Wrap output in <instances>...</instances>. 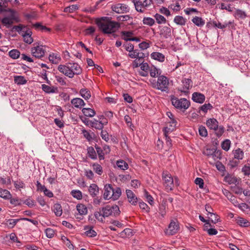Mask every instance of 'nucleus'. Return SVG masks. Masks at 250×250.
Masks as SVG:
<instances>
[{"label": "nucleus", "mask_w": 250, "mask_h": 250, "mask_svg": "<svg viewBox=\"0 0 250 250\" xmlns=\"http://www.w3.org/2000/svg\"><path fill=\"white\" fill-rule=\"evenodd\" d=\"M32 32L30 29L27 30L24 34H22V36L23 38V41L26 43L30 44L33 42V39L31 36Z\"/></svg>", "instance_id": "20"}, {"label": "nucleus", "mask_w": 250, "mask_h": 250, "mask_svg": "<svg viewBox=\"0 0 250 250\" xmlns=\"http://www.w3.org/2000/svg\"><path fill=\"white\" fill-rule=\"evenodd\" d=\"M170 101L175 108L183 111H185L190 105V101L184 98L179 99L172 95L170 96Z\"/></svg>", "instance_id": "4"}, {"label": "nucleus", "mask_w": 250, "mask_h": 250, "mask_svg": "<svg viewBox=\"0 0 250 250\" xmlns=\"http://www.w3.org/2000/svg\"><path fill=\"white\" fill-rule=\"evenodd\" d=\"M21 220V218L17 219H5V222L4 223V224L6 225L8 228L12 229L16 225L17 223Z\"/></svg>", "instance_id": "35"}, {"label": "nucleus", "mask_w": 250, "mask_h": 250, "mask_svg": "<svg viewBox=\"0 0 250 250\" xmlns=\"http://www.w3.org/2000/svg\"><path fill=\"white\" fill-rule=\"evenodd\" d=\"M10 203L14 207L21 206L22 204V200L19 197L15 196L13 197L12 194L10 196V198L9 199Z\"/></svg>", "instance_id": "31"}, {"label": "nucleus", "mask_w": 250, "mask_h": 250, "mask_svg": "<svg viewBox=\"0 0 250 250\" xmlns=\"http://www.w3.org/2000/svg\"><path fill=\"white\" fill-rule=\"evenodd\" d=\"M81 96L85 100H88L91 97L90 91L87 88H82L80 91Z\"/></svg>", "instance_id": "40"}, {"label": "nucleus", "mask_w": 250, "mask_h": 250, "mask_svg": "<svg viewBox=\"0 0 250 250\" xmlns=\"http://www.w3.org/2000/svg\"><path fill=\"white\" fill-rule=\"evenodd\" d=\"M68 68H69V67L67 66V63H66L65 65L60 64L58 67V70L61 73L70 78H73L74 73H71V71L70 72H68Z\"/></svg>", "instance_id": "15"}, {"label": "nucleus", "mask_w": 250, "mask_h": 250, "mask_svg": "<svg viewBox=\"0 0 250 250\" xmlns=\"http://www.w3.org/2000/svg\"><path fill=\"white\" fill-rule=\"evenodd\" d=\"M139 205L140 208L143 210H145L147 213H148L150 211V208L145 202H143L142 201H139Z\"/></svg>", "instance_id": "64"}, {"label": "nucleus", "mask_w": 250, "mask_h": 250, "mask_svg": "<svg viewBox=\"0 0 250 250\" xmlns=\"http://www.w3.org/2000/svg\"><path fill=\"white\" fill-rule=\"evenodd\" d=\"M93 227L92 226H85L84 227L83 229L85 230L84 233L87 236L89 237H94L97 235V232L93 229Z\"/></svg>", "instance_id": "22"}, {"label": "nucleus", "mask_w": 250, "mask_h": 250, "mask_svg": "<svg viewBox=\"0 0 250 250\" xmlns=\"http://www.w3.org/2000/svg\"><path fill=\"white\" fill-rule=\"evenodd\" d=\"M43 46L37 45L31 48V53L33 56L36 58L41 59L44 56L45 50L42 48Z\"/></svg>", "instance_id": "9"}, {"label": "nucleus", "mask_w": 250, "mask_h": 250, "mask_svg": "<svg viewBox=\"0 0 250 250\" xmlns=\"http://www.w3.org/2000/svg\"><path fill=\"white\" fill-rule=\"evenodd\" d=\"M230 144V141L229 139H226L222 142L221 144V147L223 150L227 151L229 149Z\"/></svg>", "instance_id": "54"}, {"label": "nucleus", "mask_w": 250, "mask_h": 250, "mask_svg": "<svg viewBox=\"0 0 250 250\" xmlns=\"http://www.w3.org/2000/svg\"><path fill=\"white\" fill-rule=\"evenodd\" d=\"M160 69H158L156 67L153 66L150 68L149 69L150 71V75L152 77H155L156 76H158L160 75V73H159V71Z\"/></svg>", "instance_id": "61"}, {"label": "nucleus", "mask_w": 250, "mask_h": 250, "mask_svg": "<svg viewBox=\"0 0 250 250\" xmlns=\"http://www.w3.org/2000/svg\"><path fill=\"white\" fill-rule=\"evenodd\" d=\"M79 9V6L77 4H73L64 8V12L72 13Z\"/></svg>", "instance_id": "50"}, {"label": "nucleus", "mask_w": 250, "mask_h": 250, "mask_svg": "<svg viewBox=\"0 0 250 250\" xmlns=\"http://www.w3.org/2000/svg\"><path fill=\"white\" fill-rule=\"evenodd\" d=\"M163 179L165 181V186L167 189L172 190L174 187V179L167 173L163 174Z\"/></svg>", "instance_id": "8"}, {"label": "nucleus", "mask_w": 250, "mask_h": 250, "mask_svg": "<svg viewBox=\"0 0 250 250\" xmlns=\"http://www.w3.org/2000/svg\"><path fill=\"white\" fill-rule=\"evenodd\" d=\"M82 111L85 117H93L96 114L95 111L91 108H83Z\"/></svg>", "instance_id": "32"}, {"label": "nucleus", "mask_w": 250, "mask_h": 250, "mask_svg": "<svg viewBox=\"0 0 250 250\" xmlns=\"http://www.w3.org/2000/svg\"><path fill=\"white\" fill-rule=\"evenodd\" d=\"M213 108V106L210 104H205L198 108V113H200L201 111L204 114L208 112V110H210Z\"/></svg>", "instance_id": "33"}, {"label": "nucleus", "mask_w": 250, "mask_h": 250, "mask_svg": "<svg viewBox=\"0 0 250 250\" xmlns=\"http://www.w3.org/2000/svg\"><path fill=\"white\" fill-rule=\"evenodd\" d=\"M67 66L69 67L68 68V72L71 71V73H74L75 75H80L82 72V69L78 63L76 62H68L67 63Z\"/></svg>", "instance_id": "10"}, {"label": "nucleus", "mask_w": 250, "mask_h": 250, "mask_svg": "<svg viewBox=\"0 0 250 250\" xmlns=\"http://www.w3.org/2000/svg\"><path fill=\"white\" fill-rule=\"evenodd\" d=\"M120 212L119 207L117 205H107L99 208V211H95L94 216L98 221L103 223L104 218L109 216H118L120 214Z\"/></svg>", "instance_id": "2"}, {"label": "nucleus", "mask_w": 250, "mask_h": 250, "mask_svg": "<svg viewBox=\"0 0 250 250\" xmlns=\"http://www.w3.org/2000/svg\"><path fill=\"white\" fill-rule=\"evenodd\" d=\"M96 150V153H97L98 155V157L99 160H103L104 159V150L103 148H102L100 146H98L97 144L95 145L94 146Z\"/></svg>", "instance_id": "42"}, {"label": "nucleus", "mask_w": 250, "mask_h": 250, "mask_svg": "<svg viewBox=\"0 0 250 250\" xmlns=\"http://www.w3.org/2000/svg\"><path fill=\"white\" fill-rule=\"evenodd\" d=\"M198 131L199 135L202 137H206L208 136V131L206 127L202 125L199 126Z\"/></svg>", "instance_id": "60"}, {"label": "nucleus", "mask_w": 250, "mask_h": 250, "mask_svg": "<svg viewBox=\"0 0 250 250\" xmlns=\"http://www.w3.org/2000/svg\"><path fill=\"white\" fill-rule=\"evenodd\" d=\"M236 222L241 227L247 228L250 226V222L246 219L242 217H238L236 219Z\"/></svg>", "instance_id": "27"}, {"label": "nucleus", "mask_w": 250, "mask_h": 250, "mask_svg": "<svg viewBox=\"0 0 250 250\" xmlns=\"http://www.w3.org/2000/svg\"><path fill=\"white\" fill-rule=\"evenodd\" d=\"M113 187L111 184H106L104 187V193L103 197L105 200H108L112 197H110L112 193Z\"/></svg>", "instance_id": "18"}, {"label": "nucleus", "mask_w": 250, "mask_h": 250, "mask_svg": "<svg viewBox=\"0 0 250 250\" xmlns=\"http://www.w3.org/2000/svg\"><path fill=\"white\" fill-rule=\"evenodd\" d=\"M61 240L62 242L69 249H73L74 246L72 244L70 240L64 235H62L61 236Z\"/></svg>", "instance_id": "47"}, {"label": "nucleus", "mask_w": 250, "mask_h": 250, "mask_svg": "<svg viewBox=\"0 0 250 250\" xmlns=\"http://www.w3.org/2000/svg\"><path fill=\"white\" fill-rule=\"evenodd\" d=\"M154 17L158 24L165 23L167 21L166 18L163 16L158 13H156Z\"/></svg>", "instance_id": "55"}, {"label": "nucleus", "mask_w": 250, "mask_h": 250, "mask_svg": "<svg viewBox=\"0 0 250 250\" xmlns=\"http://www.w3.org/2000/svg\"><path fill=\"white\" fill-rule=\"evenodd\" d=\"M76 209L80 215H86L87 213V208L83 204H78L76 206Z\"/></svg>", "instance_id": "34"}, {"label": "nucleus", "mask_w": 250, "mask_h": 250, "mask_svg": "<svg viewBox=\"0 0 250 250\" xmlns=\"http://www.w3.org/2000/svg\"><path fill=\"white\" fill-rule=\"evenodd\" d=\"M118 167L122 170H126L128 168V164L123 160H118L116 162Z\"/></svg>", "instance_id": "43"}, {"label": "nucleus", "mask_w": 250, "mask_h": 250, "mask_svg": "<svg viewBox=\"0 0 250 250\" xmlns=\"http://www.w3.org/2000/svg\"><path fill=\"white\" fill-rule=\"evenodd\" d=\"M88 157L92 160H96L97 155L94 148L92 146H88L87 148Z\"/></svg>", "instance_id": "37"}, {"label": "nucleus", "mask_w": 250, "mask_h": 250, "mask_svg": "<svg viewBox=\"0 0 250 250\" xmlns=\"http://www.w3.org/2000/svg\"><path fill=\"white\" fill-rule=\"evenodd\" d=\"M1 22L2 24L6 25L7 27L8 28L11 25L13 22L12 21V19L10 17H4L1 20Z\"/></svg>", "instance_id": "63"}, {"label": "nucleus", "mask_w": 250, "mask_h": 250, "mask_svg": "<svg viewBox=\"0 0 250 250\" xmlns=\"http://www.w3.org/2000/svg\"><path fill=\"white\" fill-rule=\"evenodd\" d=\"M120 235L122 237L131 236L133 235L132 230L126 228L120 233Z\"/></svg>", "instance_id": "56"}, {"label": "nucleus", "mask_w": 250, "mask_h": 250, "mask_svg": "<svg viewBox=\"0 0 250 250\" xmlns=\"http://www.w3.org/2000/svg\"><path fill=\"white\" fill-rule=\"evenodd\" d=\"M126 194L128 202L132 205H136L137 204L138 200L133 192L130 189H126Z\"/></svg>", "instance_id": "14"}, {"label": "nucleus", "mask_w": 250, "mask_h": 250, "mask_svg": "<svg viewBox=\"0 0 250 250\" xmlns=\"http://www.w3.org/2000/svg\"><path fill=\"white\" fill-rule=\"evenodd\" d=\"M143 22L144 24L151 26L155 23V21L153 19L150 17H144Z\"/></svg>", "instance_id": "58"}, {"label": "nucleus", "mask_w": 250, "mask_h": 250, "mask_svg": "<svg viewBox=\"0 0 250 250\" xmlns=\"http://www.w3.org/2000/svg\"><path fill=\"white\" fill-rule=\"evenodd\" d=\"M240 163V161L234 158H232L229 160V162L228 164V166L229 167L230 169H232L238 167V165Z\"/></svg>", "instance_id": "44"}, {"label": "nucleus", "mask_w": 250, "mask_h": 250, "mask_svg": "<svg viewBox=\"0 0 250 250\" xmlns=\"http://www.w3.org/2000/svg\"><path fill=\"white\" fill-rule=\"evenodd\" d=\"M111 9L113 11L118 14L128 13L130 10V8L127 5L120 3L112 5Z\"/></svg>", "instance_id": "7"}, {"label": "nucleus", "mask_w": 250, "mask_h": 250, "mask_svg": "<svg viewBox=\"0 0 250 250\" xmlns=\"http://www.w3.org/2000/svg\"><path fill=\"white\" fill-rule=\"evenodd\" d=\"M21 55L20 51L16 49H13L8 52V55L12 59L16 60L18 59Z\"/></svg>", "instance_id": "41"}, {"label": "nucleus", "mask_w": 250, "mask_h": 250, "mask_svg": "<svg viewBox=\"0 0 250 250\" xmlns=\"http://www.w3.org/2000/svg\"><path fill=\"white\" fill-rule=\"evenodd\" d=\"M111 19V17H102L96 18L95 22L100 31L105 34H111L115 38L118 36L115 34V32L120 27V24L112 21Z\"/></svg>", "instance_id": "1"}, {"label": "nucleus", "mask_w": 250, "mask_h": 250, "mask_svg": "<svg viewBox=\"0 0 250 250\" xmlns=\"http://www.w3.org/2000/svg\"><path fill=\"white\" fill-rule=\"evenodd\" d=\"M233 16L237 20H244L247 17L246 12L239 9H236Z\"/></svg>", "instance_id": "29"}, {"label": "nucleus", "mask_w": 250, "mask_h": 250, "mask_svg": "<svg viewBox=\"0 0 250 250\" xmlns=\"http://www.w3.org/2000/svg\"><path fill=\"white\" fill-rule=\"evenodd\" d=\"M144 196L146 198L148 203L150 205H153L154 202L152 196L149 193V192L146 189H144Z\"/></svg>", "instance_id": "59"}, {"label": "nucleus", "mask_w": 250, "mask_h": 250, "mask_svg": "<svg viewBox=\"0 0 250 250\" xmlns=\"http://www.w3.org/2000/svg\"><path fill=\"white\" fill-rule=\"evenodd\" d=\"M11 194L10 192L6 189L0 188V197L4 200H9Z\"/></svg>", "instance_id": "38"}, {"label": "nucleus", "mask_w": 250, "mask_h": 250, "mask_svg": "<svg viewBox=\"0 0 250 250\" xmlns=\"http://www.w3.org/2000/svg\"><path fill=\"white\" fill-rule=\"evenodd\" d=\"M71 103L75 107L80 109L82 108V107L85 104L83 100L79 98L73 99L71 101Z\"/></svg>", "instance_id": "23"}, {"label": "nucleus", "mask_w": 250, "mask_h": 250, "mask_svg": "<svg viewBox=\"0 0 250 250\" xmlns=\"http://www.w3.org/2000/svg\"><path fill=\"white\" fill-rule=\"evenodd\" d=\"M48 59L52 63L55 64L59 63L61 60V58L58 54L53 53L49 55Z\"/></svg>", "instance_id": "30"}, {"label": "nucleus", "mask_w": 250, "mask_h": 250, "mask_svg": "<svg viewBox=\"0 0 250 250\" xmlns=\"http://www.w3.org/2000/svg\"><path fill=\"white\" fill-rule=\"evenodd\" d=\"M160 36L164 39L171 38V29L168 26H164L160 31Z\"/></svg>", "instance_id": "16"}, {"label": "nucleus", "mask_w": 250, "mask_h": 250, "mask_svg": "<svg viewBox=\"0 0 250 250\" xmlns=\"http://www.w3.org/2000/svg\"><path fill=\"white\" fill-rule=\"evenodd\" d=\"M14 81L17 84H24L27 83V81L22 76H17L14 77Z\"/></svg>", "instance_id": "46"}, {"label": "nucleus", "mask_w": 250, "mask_h": 250, "mask_svg": "<svg viewBox=\"0 0 250 250\" xmlns=\"http://www.w3.org/2000/svg\"><path fill=\"white\" fill-rule=\"evenodd\" d=\"M183 84V90H180L181 92L188 93V90L192 87L193 82L191 78H183L182 80Z\"/></svg>", "instance_id": "12"}, {"label": "nucleus", "mask_w": 250, "mask_h": 250, "mask_svg": "<svg viewBox=\"0 0 250 250\" xmlns=\"http://www.w3.org/2000/svg\"><path fill=\"white\" fill-rule=\"evenodd\" d=\"M166 207L167 205L166 202L162 203L160 205L159 207V213L161 214L162 217H164L166 214Z\"/></svg>", "instance_id": "53"}, {"label": "nucleus", "mask_w": 250, "mask_h": 250, "mask_svg": "<svg viewBox=\"0 0 250 250\" xmlns=\"http://www.w3.org/2000/svg\"><path fill=\"white\" fill-rule=\"evenodd\" d=\"M155 82L156 88L161 91H167L168 90L169 81L167 77L164 75H160L158 77L157 81L153 80Z\"/></svg>", "instance_id": "5"}, {"label": "nucleus", "mask_w": 250, "mask_h": 250, "mask_svg": "<svg viewBox=\"0 0 250 250\" xmlns=\"http://www.w3.org/2000/svg\"><path fill=\"white\" fill-rule=\"evenodd\" d=\"M205 209L206 211L208 212V215H210L211 217L214 216V219H213L212 218H211V222L214 224H216L219 222H220V218L219 216L216 214L213 213V208L210 206L209 204H206L205 205Z\"/></svg>", "instance_id": "13"}, {"label": "nucleus", "mask_w": 250, "mask_h": 250, "mask_svg": "<svg viewBox=\"0 0 250 250\" xmlns=\"http://www.w3.org/2000/svg\"><path fill=\"white\" fill-rule=\"evenodd\" d=\"M175 127L173 125H169L167 126L164 127L163 129L164 136H168V134L174 131Z\"/></svg>", "instance_id": "52"}, {"label": "nucleus", "mask_w": 250, "mask_h": 250, "mask_svg": "<svg viewBox=\"0 0 250 250\" xmlns=\"http://www.w3.org/2000/svg\"><path fill=\"white\" fill-rule=\"evenodd\" d=\"M99 191L98 186L95 184H92L88 188V192L92 197H95L97 195Z\"/></svg>", "instance_id": "25"}, {"label": "nucleus", "mask_w": 250, "mask_h": 250, "mask_svg": "<svg viewBox=\"0 0 250 250\" xmlns=\"http://www.w3.org/2000/svg\"><path fill=\"white\" fill-rule=\"evenodd\" d=\"M192 100L196 103L202 104L205 101V96L202 93L194 92L192 95Z\"/></svg>", "instance_id": "17"}, {"label": "nucleus", "mask_w": 250, "mask_h": 250, "mask_svg": "<svg viewBox=\"0 0 250 250\" xmlns=\"http://www.w3.org/2000/svg\"><path fill=\"white\" fill-rule=\"evenodd\" d=\"M174 22L177 24L184 25L186 23V20L182 16H176L174 19Z\"/></svg>", "instance_id": "45"}, {"label": "nucleus", "mask_w": 250, "mask_h": 250, "mask_svg": "<svg viewBox=\"0 0 250 250\" xmlns=\"http://www.w3.org/2000/svg\"><path fill=\"white\" fill-rule=\"evenodd\" d=\"M52 210H53L55 214L57 216H61L62 213V207L61 204L56 203L53 205Z\"/></svg>", "instance_id": "36"}, {"label": "nucleus", "mask_w": 250, "mask_h": 250, "mask_svg": "<svg viewBox=\"0 0 250 250\" xmlns=\"http://www.w3.org/2000/svg\"><path fill=\"white\" fill-rule=\"evenodd\" d=\"M42 89L46 93H55L58 92L57 87L50 86L45 84L42 85Z\"/></svg>", "instance_id": "24"}, {"label": "nucleus", "mask_w": 250, "mask_h": 250, "mask_svg": "<svg viewBox=\"0 0 250 250\" xmlns=\"http://www.w3.org/2000/svg\"><path fill=\"white\" fill-rule=\"evenodd\" d=\"M90 127L95 128L96 129L102 130L104 128V124H102V121L98 123H91Z\"/></svg>", "instance_id": "62"}, {"label": "nucleus", "mask_w": 250, "mask_h": 250, "mask_svg": "<svg viewBox=\"0 0 250 250\" xmlns=\"http://www.w3.org/2000/svg\"><path fill=\"white\" fill-rule=\"evenodd\" d=\"M93 168L95 173L101 175L103 172V167L98 163H94L92 165Z\"/></svg>", "instance_id": "49"}, {"label": "nucleus", "mask_w": 250, "mask_h": 250, "mask_svg": "<svg viewBox=\"0 0 250 250\" xmlns=\"http://www.w3.org/2000/svg\"><path fill=\"white\" fill-rule=\"evenodd\" d=\"M56 232V230L51 228H47L44 230L46 236L48 238H52L54 236Z\"/></svg>", "instance_id": "57"}, {"label": "nucleus", "mask_w": 250, "mask_h": 250, "mask_svg": "<svg viewBox=\"0 0 250 250\" xmlns=\"http://www.w3.org/2000/svg\"><path fill=\"white\" fill-rule=\"evenodd\" d=\"M206 125L209 129L215 131V134L218 138L221 137L225 132V127L219 125L218 121L214 118L208 119Z\"/></svg>", "instance_id": "3"}, {"label": "nucleus", "mask_w": 250, "mask_h": 250, "mask_svg": "<svg viewBox=\"0 0 250 250\" xmlns=\"http://www.w3.org/2000/svg\"><path fill=\"white\" fill-rule=\"evenodd\" d=\"M180 230L179 223L177 219H172L165 233L166 235L171 236L176 234Z\"/></svg>", "instance_id": "6"}, {"label": "nucleus", "mask_w": 250, "mask_h": 250, "mask_svg": "<svg viewBox=\"0 0 250 250\" xmlns=\"http://www.w3.org/2000/svg\"><path fill=\"white\" fill-rule=\"evenodd\" d=\"M192 21L194 24L199 27L203 26L205 23V21L201 17L195 16L192 19Z\"/></svg>", "instance_id": "39"}, {"label": "nucleus", "mask_w": 250, "mask_h": 250, "mask_svg": "<svg viewBox=\"0 0 250 250\" xmlns=\"http://www.w3.org/2000/svg\"><path fill=\"white\" fill-rule=\"evenodd\" d=\"M82 132L84 138H85L88 141H91L93 139L92 136L95 137V134L94 132L90 133L85 129H83Z\"/></svg>", "instance_id": "51"}, {"label": "nucleus", "mask_w": 250, "mask_h": 250, "mask_svg": "<svg viewBox=\"0 0 250 250\" xmlns=\"http://www.w3.org/2000/svg\"><path fill=\"white\" fill-rule=\"evenodd\" d=\"M224 195L229 199L235 207L237 206L238 201L236 197L227 189H224L223 190Z\"/></svg>", "instance_id": "19"}, {"label": "nucleus", "mask_w": 250, "mask_h": 250, "mask_svg": "<svg viewBox=\"0 0 250 250\" xmlns=\"http://www.w3.org/2000/svg\"><path fill=\"white\" fill-rule=\"evenodd\" d=\"M122 194L121 188L120 187L113 188L112 193L110 197H112L113 200L115 201L119 199Z\"/></svg>", "instance_id": "28"}, {"label": "nucleus", "mask_w": 250, "mask_h": 250, "mask_svg": "<svg viewBox=\"0 0 250 250\" xmlns=\"http://www.w3.org/2000/svg\"><path fill=\"white\" fill-rule=\"evenodd\" d=\"M71 195L77 200H81L83 198L82 192L79 190L73 189L71 191Z\"/></svg>", "instance_id": "48"}, {"label": "nucleus", "mask_w": 250, "mask_h": 250, "mask_svg": "<svg viewBox=\"0 0 250 250\" xmlns=\"http://www.w3.org/2000/svg\"><path fill=\"white\" fill-rule=\"evenodd\" d=\"M36 185L37 191L43 192L44 194L49 198H51L54 196L53 192L48 189L45 186L42 185L39 181H37Z\"/></svg>", "instance_id": "11"}, {"label": "nucleus", "mask_w": 250, "mask_h": 250, "mask_svg": "<svg viewBox=\"0 0 250 250\" xmlns=\"http://www.w3.org/2000/svg\"><path fill=\"white\" fill-rule=\"evenodd\" d=\"M232 153L234 155L233 158L239 160V161L242 160L244 158V152L243 150L240 148H237L236 149L233 150Z\"/></svg>", "instance_id": "21"}, {"label": "nucleus", "mask_w": 250, "mask_h": 250, "mask_svg": "<svg viewBox=\"0 0 250 250\" xmlns=\"http://www.w3.org/2000/svg\"><path fill=\"white\" fill-rule=\"evenodd\" d=\"M150 56L152 59L157 60L160 62H162L165 61V55L161 53L158 52H153L151 54Z\"/></svg>", "instance_id": "26"}]
</instances>
